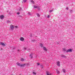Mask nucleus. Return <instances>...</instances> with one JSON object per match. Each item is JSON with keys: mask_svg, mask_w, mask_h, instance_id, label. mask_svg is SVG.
Wrapping results in <instances>:
<instances>
[{"mask_svg": "<svg viewBox=\"0 0 75 75\" xmlns=\"http://www.w3.org/2000/svg\"><path fill=\"white\" fill-rule=\"evenodd\" d=\"M0 45H2V46H3L4 47L5 46V44L3 43V42H0Z\"/></svg>", "mask_w": 75, "mask_h": 75, "instance_id": "423d86ee", "label": "nucleus"}, {"mask_svg": "<svg viewBox=\"0 0 75 75\" xmlns=\"http://www.w3.org/2000/svg\"><path fill=\"white\" fill-rule=\"evenodd\" d=\"M21 17H22V16H20Z\"/></svg>", "mask_w": 75, "mask_h": 75, "instance_id": "e433bc0d", "label": "nucleus"}, {"mask_svg": "<svg viewBox=\"0 0 75 75\" xmlns=\"http://www.w3.org/2000/svg\"><path fill=\"white\" fill-rule=\"evenodd\" d=\"M37 65H40V63H37Z\"/></svg>", "mask_w": 75, "mask_h": 75, "instance_id": "7c9ffc66", "label": "nucleus"}, {"mask_svg": "<svg viewBox=\"0 0 75 75\" xmlns=\"http://www.w3.org/2000/svg\"><path fill=\"white\" fill-rule=\"evenodd\" d=\"M30 1H31V3H32L33 4H35V3H34V1H33V0H30Z\"/></svg>", "mask_w": 75, "mask_h": 75, "instance_id": "ddd939ff", "label": "nucleus"}, {"mask_svg": "<svg viewBox=\"0 0 75 75\" xmlns=\"http://www.w3.org/2000/svg\"><path fill=\"white\" fill-rule=\"evenodd\" d=\"M61 56L62 57H63V58H67V57L65 56L64 55H61Z\"/></svg>", "mask_w": 75, "mask_h": 75, "instance_id": "2eb2a0df", "label": "nucleus"}, {"mask_svg": "<svg viewBox=\"0 0 75 75\" xmlns=\"http://www.w3.org/2000/svg\"><path fill=\"white\" fill-rule=\"evenodd\" d=\"M70 12L72 13V10H71Z\"/></svg>", "mask_w": 75, "mask_h": 75, "instance_id": "473e14b6", "label": "nucleus"}, {"mask_svg": "<svg viewBox=\"0 0 75 75\" xmlns=\"http://www.w3.org/2000/svg\"><path fill=\"white\" fill-rule=\"evenodd\" d=\"M37 14L38 17H40V14H39L38 13H37Z\"/></svg>", "mask_w": 75, "mask_h": 75, "instance_id": "b1692460", "label": "nucleus"}, {"mask_svg": "<svg viewBox=\"0 0 75 75\" xmlns=\"http://www.w3.org/2000/svg\"><path fill=\"white\" fill-rule=\"evenodd\" d=\"M15 48H13V49H14Z\"/></svg>", "mask_w": 75, "mask_h": 75, "instance_id": "4c0bfd02", "label": "nucleus"}, {"mask_svg": "<svg viewBox=\"0 0 75 75\" xmlns=\"http://www.w3.org/2000/svg\"><path fill=\"white\" fill-rule=\"evenodd\" d=\"M56 72L57 73V74H59V73H60V72L59 71L57 70L56 71Z\"/></svg>", "mask_w": 75, "mask_h": 75, "instance_id": "dca6fc26", "label": "nucleus"}, {"mask_svg": "<svg viewBox=\"0 0 75 75\" xmlns=\"http://www.w3.org/2000/svg\"><path fill=\"white\" fill-rule=\"evenodd\" d=\"M53 11V10H50L49 11L50 13H51L52 11Z\"/></svg>", "mask_w": 75, "mask_h": 75, "instance_id": "5701e85b", "label": "nucleus"}, {"mask_svg": "<svg viewBox=\"0 0 75 75\" xmlns=\"http://www.w3.org/2000/svg\"><path fill=\"white\" fill-rule=\"evenodd\" d=\"M21 51V50H18V52H20Z\"/></svg>", "mask_w": 75, "mask_h": 75, "instance_id": "412c9836", "label": "nucleus"}, {"mask_svg": "<svg viewBox=\"0 0 75 75\" xmlns=\"http://www.w3.org/2000/svg\"><path fill=\"white\" fill-rule=\"evenodd\" d=\"M57 65L58 67H60V62L57 61Z\"/></svg>", "mask_w": 75, "mask_h": 75, "instance_id": "20e7f679", "label": "nucleus"}, {"mask_svg": "<svg viewBox=\"0 0 75 75\" xmlns=\"http://www.w3.org/2000/svg\"><path fill=\"white\" fill-rule=\"evenodd\" d=\"M17 65L18 66H19V67H24V66H25V64H21L20 63H16Z\"/></svg>", "mask_w": 75, "mask_h": 75, "instance_id": "f257e3e1", "label": "nucleus"}, {"mask_svg": "<svg viewBox=\"0 0 75 75\" xmlns=\"http://www.w3.org/2000/svg\"><path fill=\"white\" fill-rule=\"evenodd\" d=\"M23 1L25 2V3L26 1H27V0H24Z\"/></svg>", "mask_w": 75, "mask_h": 75, "instance_id": "a878e982", "label": "nucleus"}, {"mask_svg": "<svg viewBox=\"0 0 75 75\" xmlns=\"http://www.w3.org/2000/svg\"><path fill=\"white\" fill-rule=\"evenodd\" d=\"M43 49L44 51H47V49L45 47H43Z\"/></svg>", "mask_w": 75, "mask_h": 75, "instance_id": "0eeeda50", "label": "nucleus"}, {"mask_svg": "<svg viewBox=\"0 0 75 75\" xmlns=\"http://www.w3.org/2000/svg\"><path fill=\"white\" fill-rule=\"evenodd\" d=\"M30 36L31 38H32V37H33V36L32 35V34H30Z\"/></svg>", "mask_w": 75, "mask_h": 75, "instance_id": "aec40b11", "label": "nucleus"}, {"mask_svg": "<svg viewBox=\"0 0 75 75\" xmlns=\"http://www.w3.org/2000/svg\"><path fill=\"white\" fill-rule=\"evenodd\" d=\"M15 28H18V26H15Z\"/></svg>", "mask_w": 75, "mask_h": 75, "instance_id": "cd10ccee", "label": "nucleus"}, {"mask_svg": "<svg viewBox=\"0 0 75 75\" xmlns=\"http://www.w3.org/2000/svg\"><path fill=\"white\" fill-rule=\"evenodd\" d=\"M24 50H27V48L26 47H24Z\"/></svg>", "mask_w": 75, "mask_h": 75, "instance_id": "72a5a7b5", "label": "nucleus"}, {"mask_svg": "<svg viewBox=\"0 0 75 75\" xmlns=\"http://www.w3.org/2000/svg\"><path fill=\"white\" fill-rule=\"evenodd\" d=\"M63 50L64 51H66V50L65 48L63 49Z\"/></svg>", "mask_w": 75, "mask_h": 75, "instance_id": "4be33fe9", "label": "nucleus"}, {"mask_svg": "<svg viewBox=\"0 0 75 75\" xmlns=\"http://www.w3.org/2000/svg\"><path fill=\"white\" fill-rule=\"evenodd\" d=\"M25 59H23V58H22L21 59L20 61H24Z\"/></svg>", "mask_w": 75, "mask_h": 75, "instance_id": "f8f14e48", "label": "nucleus"}, {"mask_svg": "<svg viewBox=\"0 0 75 75\" xmlns=\"http://www.w3.org/2000/svg\"><path fill=\"white\" fill-rule=\"evenodd\" d=\"M33 74H34V75H36V73H35V72H33Z\"/></svg>", "mask_w": 75, "mask_h": 75, "instance_id": "6ab92c4d", "label": "nucleus"}, {"mask_svg": "<svg viewBox=\"0 0 75 75\" xmlns=\"http://www.w3.org/2000/svg\"><path fill=\"white\" fill-rule=\"evenodd\" d=\"M28 14H29V15H31V13H30V12H28Z\"/></svg>", "mask_w": 75, "mask_h": 75, "instance_id": "2f4dec72", "label": "nucleus"}, {"mask_svg": "<svg viewBox=\"0 0 75 75\" xmlns=\"http://www.w3.org/2000/svg\"><path fill=\"white\" fill-rule=\"evenodd\" d=\"M10 28L11 30H14V25H10Z\"/></svg>", "mask_w": 75, "mask_h": 75, "instance_id": "f03ea898", "label": "nucleus"}, {"mask_svg": "<svg viewBox=\"0 0 75 75\" xmlns=\"http://www.w3.org/2000/svg\"><path fill=\"white\" fill-rule=\"evenodd\" d=\"M29 57L31 58H33V54L32 53L30 55Z\"/></svg>", "mask_w": 75, "mask_h": 75, "instance_id": "9b49d317", "label": "nucleus"}, {"mask_svg": "<svg viewBox=\"0 0 75 75\" xmlns=\"http://www.w3.org/2000/svg\"><path fill=\"white\" fill-rule=\"evenodd\" d=\"M34 8H38L39 9H40V6H34Z\"/></svg>", "mask_w": 75, "mask_h": 75, "instance_id": "39448f33", "label": "nucleus"}, {"mask_svg": "<svg viewBox=\"0 0 75 75\" xmlns=\"http://www.w3.org/2000/svg\"><path fill=\"white\" fill-rule=\"evenodd\" d=\"M20 40L21 41H23L24 40V39L23 38V37H22L20 38Z\"/></svg>", "mask_w": 75, "mask_h": 75, "instance_id": "9d476101", "label": "nucleus"}, {"mask_svg": "<svg viewBox=\"0 0 75 75\" xmlns=\"http://www.w3.org/2000/svg\"><path fill=\"white\" fill-rule=\"evenodd\" d=\"M66 9H67V10H68V8L67 7V8H66Z\"/></svg>", "mask_w": 75, "mask_h": 75, "instance_id": "f704fd0d", "label": "nucleus"}, {"mask_svg": "<svg viewBox=\"0 0 75 75\" xmlns=\"http://www.w3.org/2000/svg\"><path fill=\"white\" fill-rule=\"evenodd\" d=\"M46 73L47 75H51V73H50L49 71H47Z\"/></svg>", "mask_w": 75, "mask_h": 75, "instance_id": "1a4fd4ad", "label": "nucleus"}, {"mask_svg": "<svg viewBox=\"0 0 75 75\" xmlns=\"http://www.w3.org/2000/svg\"><path fill=\"white\" fill-rule=\"evenodd\" d=\"M50 15H48V16H47V18H50Z\"/></svg>", "mask_w": 75, "mask_h": 75, "instance_id": "c85d7f7f", "label": "nucleus"}, {"mask_svg": "<svg viewBox=\"0 0 75 75\" xmlns=\"http://www.w3.org/2000/svg\"><path fill=\"white\" fill-rule=\"evenodd\" d=\"M40 46H41V47L42 48V47H43V45L41 43H40Z\"/></svg>", "mask_w": 75, "mask_h": 75, "instance_id": "a211bd4d", "label": "nucleus"}, {"mask_svg": "<svg viewBox=\"0 0 75 75\" xmlns=\"http://www.w3.org/2000/svg\"><path fill=\"white\" fill-rule=\"evenodd\" d=\"M0 18L1 20H3L4 18V16L3 15H1L0 16Z\"/></svg>", "mask_w": 75, "mask_h": 75, "instance_id": "6e6552de", "label": "nucleus"}, {"mask_svg": "<svg viewBox=\"0 0 75 75\" xmlns=\"http://www.w3.org/2000/svg\"><path fill=\"white\" fill-rule=\"evenodd\" d=\"M7 23H11V21L8 20L7 21Z\"/></svg>", "mask_w": 75, "mask_h": 75, "instance_id": "f3484780", "label": "nucleus"}, {"mask_svg": "<svg viewBox=\"0 0 75 75\" xmlns=\"http://www.w3.org/2000/svg\"><path fill=\"white\" fill-rule=\"evenodd\" d=\"M27 66H30V64H27Z\"/></svg>", "mask_w": 75, "mask_h": 75, "instance_id": "393cba45", "label": "nucleus"}, {"mask_svg": "<svg viewBox=\"0 0 75 75\" xmlns=\"http://www.w3.org/2000/svg\"><path fill=\"white\" fill-rule=\"evenodd\" d=\"M63 71L64 73H65V72H66V70H65V69H63Z\"/></svg>", "mask_w": 75, "mask_h": 75, "instance_id": "4468645a", "label": "nucleus"}, {"mask_svg": "<svg viewBox=\"0 0 75 75\" xmlns=\"http://www.w3.org/2000/svg\"><path fill=\"white\" fill-rule=\"evenodd\" d=\"M30 50H31V49H28V51H30Z\"/></svg>", "mask_w": 75, "mask_h": 75, "instance_id": "c9c22d12", "label": "nucleus"}, {"mask_svg": "<svg viewBox=\"0 0 75 75\" xmlns=\"http://www.w3.org/2000/svg\"><path fill=\"white\" fill-rule=\"evenodd\" d=\"M72 49H68L67 50H66L67 52H72Z\"/></svg>", "mask_w": 75, "mask_h": 75, "instance_id": "7ed1b4c3", "label": "nucleus"}, {"mask_svg": "<svg viewBox=\"0 0 75 75\" xmlns=\"http://www.w3.org/2000/svg\"><path fill=\"white\" fill-rule=\"evenodd\" d=\"M32 42H35V40H32Z\"/></svg>", "mask_w": 75, "mask_h": 75, "instance_id": "bb28decb", "label": "nucleus"}, {"mask_svg": "<svg viewBox=\"0 0 75 75\" xmlns=\"http://www.w3.org/2000/svg\"><path fill=\"white\" fill-rule=\"evenodd\" d=\"M17 14L18 15H19V14H20V12L17 13Z\"/></svg>", "mask_w": 75, "mask_h": 75, "instance_id": "c756f323", "label": "nucleus"}]
</instances>
